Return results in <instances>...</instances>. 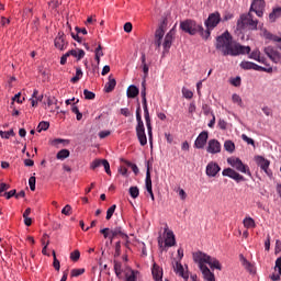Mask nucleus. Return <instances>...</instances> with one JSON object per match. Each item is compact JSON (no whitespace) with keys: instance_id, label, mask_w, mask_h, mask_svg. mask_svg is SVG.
Returning a JSON list of instances; mask_svg holds the SVG:
<instances>
[{"instance_id":"f257e3e1","label":"nucleus","mask_w":281,"mask_h":281,"mask_svg":"<svg viewBox=\"0 0 281 281\" xmlns=\"http://www.w3.org/2000/svg\"><path fill=\"white\" fill-rule=\"evenodd\" d=\"M215 47L222 52L223 56H240L250 54L251 52V47L243 46L240 43L234 41L229 31L217 36Z\"/></svg>"},{"instance_id":"f03ea898","label":"nucleus","mask_w":281,"mask_h":281,"mask_svg":"<svg viewBox=\"0 0 281 281\" xmlns=\"http://www.w3.org/2000/svg\"><path fill=\"white\" fill-rule=\"evenodd\" d=\"M180 29L182 30V32L190 34V36L200 34V36L204 41H207V38H210V36H211L210 31H205L203 29V25L196 23V21H193V20H186V21L181 22Z\"/></svg>"},{"instance_id":"7ed1b4c3","label":"nucleus","mask_w":281,"mask_h":281,"mask_svg":"<svg viewBox=\"0 0 281 281\" xmlns=\"http://www.w3.org/2000/svg\"><path fill=\"white\" fill-rule=\"evenodd\" d=\"M136 135L140 146H146L148 144V138L146 137V127H144V121L142 120V105L138 103L136 109Z\"/></svg>"},{"instance_id":"20e7f679","label":"nucleus","mask_w":281,"mask_h":281,"mask_svg":"<svg viewBox=\"0 0 281 281\" xmlns=\"http://www.w3.org/2000/svg\"><path fill=\"white\" fill-rule=\"evenodd\" d=\"M193 260L194 262H198L199 266L201 265H209L211 269H217L221 271V262L216 258H212L210 255H206L205 252H193Z\"/></svg>"},{"instance_id":"39448f33","label":"nucleus","mask_w":281,"mask_h":281,"mask_svg":"<svg viewBox=\"0 0 281 281\" xmlns=\"http://www.w3.org/2000/svg\"><path fill=\"white\" fill-rule=\"evenodd\" d=\"M237 30H258V20H254L251 13L243 14L237 21Z\"/></svg>"},{"instance_id":"423d86ee","label":"nucleus","mask_w":281,"mask_h":281,"mask_svg":"<svg viewBox=\"0 0 281 281\" xmlns=\"http://www.w3.org/2000/svg\"><path fill=\"white\" fill-rule=\"evenodd\" d=\"M227 164H229L232 168H236L238 172H243L244 175H248V177H251V171L249 170V166L243 164V160H240V158H236V157L227 158Z\"/></svg>"},{"instance_id":"0eeeda50","label":"nucleus","mask_w":281,"mask_h":281,"mask_svg":"<svg viewBox=\"0 0 281 281\" xmlns=\"http://www.w3.org/2000/svg\"><path fill=\"white\" fill-rule=\"evenodd\" d=\"M221 23V13L214 12L209 14V18L205 20L204 25L206 27L205 32H210L212 34V30L216 27Z\"/></svg>"},{"instance_id":"6e6552de","label":"nucleus","mask_w":281,"mask_h":281,"mask_svg":"<svg viewBox=\"0 0 281 281\" xmlns=\"http://www.w3.org/2000/svg\"><path fill=\"white\" fill-rule=\"evenodd\" d=\"M239 67H241V69H245V70L254 69V71H266V74H272L273 72L272 67L265 68L262 66H258L254 61H241Z\"/></svg>"},{"instance_id":"1a4fd4ad","label":"nucleus","mask_w":281,"mask_h":281,"mask_svg":"<svg viewBox=\"0 0 281 281\" xmlns=\"http://www.w3.org/2000/svg\"><path fill=\"white\" fill-rule=\"evenodd\" d=\"M266 56L270 58L271 61L274 63V65H280L281 63V54L273 46H268L263 49Z\"/></svg>"},{"instance_id":"9d476101","label":"nucleus","mask_w":281,"mask_h":281,"mask_svg":"<svg viewBox=\"0 0 281 281\" xmlns=\"http://www.w3.org/2000/svg\"><path fill=\"white\" fill-rule=\"evenodd\" d=\"M256 162L259 168L263 170V172L267 175V177H273V171L269 169V166H271V161L266 159L262 156H257L256 157Z\"/></svg>"},{"instance_id":"9b49d317","label":"nucleus","mask_w":281,"mask_h":281,"mask_svg":"<svg viewBox=\"0 0 281 281\" xmlns=\"http://www.w3.org/2000/svg\"><path fill=\"white\" fill-rule=\"evenodd\" d=\"M143 109H144V117H145L149 142L153 143V123L150 121V112L148 111V104L143 105Z\"/></svg>"},{"instance_id":"f8f14e48","label":"nucleus","mask_w":281,"mask_h":281,"mask_svg":"<svg viewBox=\"0 0 281 281\" xmlns=\"http://www.w3.org/2000/svg\"><path fill=\"white\" fill-rule=\"evenodd\" d=\"M223 177H229V179H234L237 183L240 181H245V177L238 173L236 170L232 168H226L222 171Z\"/></svg>"},{"instance_id":"ddd939ff","label":"nucleus","mask_w":281,"mask_h":281,"mask_svg":"<svg viewBox=\"0 0 281 281\" xmlns=\"http://www.w3.org/2000/svg\"><path fill=\"white\" fill-rule=\"evenodd\" d=\"M100 166H103L106 175H111V165L109 164V160H106V159H94L91 162L90 168H91V170H95L97 168H100Z\"/></svg>"},{"instance_id":"4468645a","label":"nucleus","mask_w":281,"mask_h":281,"mask_svg":"<svg viewBox=\"0 0 281 281\" xmlns=\"http://www.w3.org/2000/svg\"><path fill=\"white\" fill-rule=\"evenodd\" d=\"M250 12H255L257 16L265 14V0H254L250 5Z\"/></svg>"},{"instance_id":"2eb2a0df","label":"nucleus","mask_w":281,"mask_h":281,"mask_svg":"<svg viewBox=\"0 0 281 281\" xmlns=\"http://www.w3.org/2000/svg\"><path fill=\"white\" fill-rule=\"evenodd\" d=\"M145 188L151 201H155V193H153V179L150 178V165L148 164H147V171H146V178H145Z\"/></svg>"},{"instance_id":"dca6fc26","label":"nucleus","mask_w":281,"mask_h":281,"mask_svg":"<svg viewBox=\"0 0 281 281\" xmlns=\"http://www.w3.org/2000/svg\"><path fill=\"white\" fill-rule=\"evenodd\" d=\"M209 133L203 131L199 134L194 142V148L203 149L205 148V144H207Z\"/></svg>"},{"instance_id":"f3484780","label":"nucleus","mask_w":281,"mask_h":281,"mask_svg":"<svg viewBox=\"0 0 281 281\" xmlns=\"http://www.w3.org/2000/svg\"><path fill=\"white\" fill-rule=\"evenodd\" d=\"M55 47L59 49L60 52H65L67 49V46L69 43L65 40V33H58V35L55 37Z\"/></svg>"},{"instance_id":"a211bd4d","label":"nucleus","mask_w":281,"mask_h":281,"mask_svg":"<svg viewBox=\"0 0 281 281\" xmlns=\"http://www.w3.org/2000/svg\"><path fill=\"white\" fill-rule=\"evenodd\" d=\"M165 247H175L177 245V239L175 238V233L168 229V225L165 227Z\"/></svg>"},{"instance_id":"6ab92c4d","label":"nucleus","mask_w":281,"mask_h":281,"mask_svg":"<svg viewBox=\"0 0 281 281\" xmlns=\"http://www.w3.org/2000/svg\"><path fill=\"white\" fill-rule=\"evenodd\" d=\"M221 143L216 139H210L207 143L206 151L210 155H218L221 153Z\"/></svg>"},{"instance_id":"aec40b11","label":"nucleus","mask_w":281,"mask_h":281,"mask_svg":"<svg viewBox=\"0 0 281 281\" xmlns=\"http://www.w3.org/2000/svg\"><path fill=\"white\" fill-rule=\"evenodd\" d=\"M221 172V166L218 164L211 161L206 166V176L216 177Z\"/></svg>"},{"instance_id":"412c9836","label":"nucleus","mask_w":281,"mask_h":281,"mask_svg":"<svg viewBox=\"0 0 281 281\" xmlns=\"http://www.w3.org/2000/svg\"><path fill=\"white\" fill-rule=\"evenodd\" d=\"M165 34H166V31H164V26L160 25L155 32V40H154V45L156 46L157 49L161 48V41L164 40Z\"/></svg>"},{"instance_id":"4be33fe9","label":"nucleus","mask_w":281,"mask_h":281,"mask_svg":"<svg viewBox=\"0 0 281 281\" xmlns=\"http://www.w3.org/2000/svg\"><path fill=\"white\" fill-rule=\"evenodd\" d=\"M175 38V35L172 33V31H169L166 36H165V41L162 43V47H164V54L170 52V47H172V41Z\"/></svg>"},{"instance_id":"5701e85b","label":"nucleus","mask_w":281,"mask_h":281,"mask_svg":"<svg viewBox=\"0 0 281 281\" xmlns=\"http://www.w3.org/2000/svg\"><path fill=\"white\" fill-rule=\"evenodd\" d=\"M200 270L202 271L205 281H216L214 273L205 265H200Z\"/></svg>"},{"instance_id":"b1692460","label":"nucleus","mask_w":281,"mask_h":281,"mask_svg":"<svg viewBox=\"0 0 281 281\" xmlns=\"http://www.w3.org/2000/svg\"><path fill=\"white\" fill-rule=\"evenodd\" d=\"M110 234H112L116 238H122L123 240H128V235H126V233H124V228H122L121 226L111 228Z\"/></svg>"},{"instance_id":"393cba45","label":"nucleus","mask_w":281,"mask_h":281,"mask_svg":"<svg viewBox=\"0 0 281 281\" xmlns=\"http://www.w3.org/2000/svg\"><path fill=\"white\" fill-rule=\"evenodd\" d=\"M173 270L175 273L180 276V278H183V280H188V278H190L188 272H186V270L183 269V265H181V261L176 262V266H173Z\"/></svg>"},{"instance_id":"a878e982","label":"nucleus","mask_w":281,"mask_h":281,"mask_svg":"<svg viewBox=\"0 0 281 281\" xmlns=\"http://www.w3.org/2000/svg\"><path fill=\"white\" fill-rule=\"evenodd\" d=\"M151 274L155 281H161L164 278V270L157 263H154Z\"/></svg>"},{"instance_id":"bb28decb","label":"nucleus","mask_w":281,"mask_h":281,"mask_svg":"<svg viewBox=\"0 0 281 281\" xmlns=\"http://www.w3.org/2000/svg\"><path fill=\"white\" fill-rule=\"evenodd\" d=\"M249 58L256 60L257 63H261L262 65H267V59L265 57H260V50L255 49L250 53Z\"/></svg>"},{"instance_id":"cd10ccee","label":"nucleus","mask_w":281,"mask_h":281,"mask_svg":"<svg viewBox=\"0 0 281 281\" xmlns=\"http://www.w3.org/2000/svg\"><path fill=\"white\" fill-rule=\"evenodd\" d=\"M68 56H74V58H77V60H82L85 58V50L77 48V49H71L68 50Z\"/></svg>"},{"instance_id":"c85d7f7f","label":"nucleus","mask_w":281,"mask_h":281,"mask_svg":"<svg viewBox=\"0 0 281 281\" xmlns=\"http://www.w3.org/2000/svg\"><path fill=\"white\" fill-rule=\"evenodd\" d=\"M140 67L143 69V74H144V80H146V78H148V71H149V68H148V64H146V54H142V57H140Z\"/></svg>"},{"instance_id":"c756f323","label":"nucleus","mask_w":281,"mask_h":281,"mask_svg":"<svg viewBox=\"0 0 281 281\" xmlns=\"http://www.w3.org/2000/svg\"><path fill=\"white\" fill-rule=\"evenodd\" d=\"M239 260L243 265V267L249 271L250 273H254V266H251V262H249V260H247V258H245V256L239 255Z\"/></svg>"},{"instance_id":"7c9ffc66","label":"nucleus","mask_w":281,"mask_h":281,"mask_svg":"<svg viewBox=\"0 0 281 281\" xmlns=\"http://www.w3.org/2000/svg\"><path fill=\"white\" fill-rule=\"evenodd\" d=\"M263 37L267 38V41H273V43H281V37L278 35H273V33L265 30L263 31Z\"/></svg>"},{"instance_id":"2f4dec72","label":"nucleus","mask_w":281,"mask_h":281,"mask_svg":"<svg viewBox=\"0 0 281 281\" xmlns=\"http://www.w3.org/2000/svg\"><path fill=\"white\" fill-rule=\"evenodd\" d=\"M139 277V271L137 270H130L125 273V281H137V278Z\"/></svg>"},{"instance_id":"473e14b6","label":"nucleus","mask_w":281,"mask_h":281,"mask_svg":"<svg viewBox=\"0 0 281 281\" xmlns=\"http://www.w3.org/2000/svg\"><path fill=\"white\" fill-rule=\"evenodd\" d=\"M139 95V88L136 86H130L127 88V98H137Z\"/></svg>"},{"instance_id":"72a5a7b5","label":"nucleus","mask_w":281,"mask_h":281,"mask_svg":"<svg viewBox=\"0 0 281 281\" xmlns=\"http://www.w3.org/2000/svg\"><path fill=\"white\" fill-rule=\"evenodd\" d=\"M116 85H117V81H115V79L109 77V82H106L105 87H104L105 93H111V91H113V89H115Z\"/></svg>"},{"instance_id":"f704fd0d","label":"nucleus","mask_w":281,"mask_h":281,"mask_svg":"<svg viewBox=\"0 0 281 281\" xmlns=\"http://www.w3.org/2000/svg\"><path fill=\"white\" fill-rule=\"evenodd\" d=\"M244 227H246V229H254L256 228V221L252 217H245L244 221Z\"/></svg>"},{"instance_id":"c9c22d12","label":"nucleus","mask_w":281,"mask_h":281,"mask_svg":"<svg viewBox=\"0 0 281 281\" xmlns=\"http://www.w3.org/2000/svg\"><path fill=\"white\" fill-rule=\"evenodd\" d=\"M281 16V8L278 7L276 9L272 10V12L269 14V20L271 21V23L276 22L277 19H280Z\"/></svg>"},{"instance_id":"e433bc0d","label":"nucleus","mask_w":281,"mask_h":281,"mask_svg":"<svg viewBox=\"0 0 281 281\" xmlns=\"http://www.w3.org/2000/svg\"><path fill=\"white\" fill-rule=\"evenodd\" d=\"M69 155H71L69 149H61L57 153L56 157H57V159H60L63 161V160L67 159V157H69Z\"/></svg>"},{"instance_id":"4c0bfd02","label":"nucleus","mask_w":281,"mask_h":281,"mask_svg":"<svg viewBox=\"0 0 281 281\" xmlns=\"http://www.w3.org/2000/svg\"><path fill=\"white\" fill-rule=\"evenodd\" d=\"M224 149L227 153H234V150H236V145L234 144V142L232 140H225L224 143Z\"/></svg>"},{"instance_id":"58836bf2","label":"nucleus","mask_w":281,"mask_h":281,"mask_svg":"<svg viewBox=\"0 0 281 281\" xmlns=\"http://www.w3.org/2000/svg\"><path fill=\"white\" fill-rule=\"evenodd\" d=\"M82 76H83L82 68L77 67L76 76L70 79V82H74V83L78 82L80 80V78H82Z\"/></svg>"},{"instance_id":"ea45409f","label":"nucleus","mask_w":281,"mask_h":281,"mask_svg":"<svg viewBox=\"0 0 281 281\" xmlns=\"http://www.w3.org/2000/svg\"><path fill=\"white\" fill-rule=\"evenodd\" d=\"M16 133H14V130H10L8 132L0 131V137L2 139H10V137H14Z\"/></svg>"},{"instance_id":"a19ab883","label":"nucleus","mask_w":281,"mask_h":281,"mask_svg":"<svg viewBox=\"0 0 281 281\" xmlns=\"http://www.w3.org/2000/svg\"><path fill=\"white\" fill-rule=\"evenodd\" d=\"M115 252H114V258H120L122 256V241H116L114 246Z\"/></svg>"},{"instance_id":"79ce46f5","label":"nucleus","mask_w":281,"mask_h":281,"mask_svg":"<svg viewBox=\"0 0 281 281\" xmlns=\"http://www.w3.org/2000/svg\"><path fill=\"white\" fill-rule=\"evenodd\" d=\"M47 128H49V122H47V121H42V122H40V124L37 125V133H42V131H47Z\"/></svg>"},{"instance_id":"37998d69","label":"nucleus","mask_w":281,"mask_h":281,"mask_svg":"<svg viewBox=\"0 0 281 281\" xmlns=\"http://www.w3.org/2000/svg\"><path fill=\"white\" fill-rule=\"evenodd\" d=\"M182 95L187 100H192V98L194 97V93L192 92V90H190L188 88H182Z\"/></svg>"},{"instance_id":"c03bdc74","label":"nucleus","mask_w":281,"mask_h":281,"mask_svg":"<svg viewBox=\"0 0 281 281\" xmlns=\"http://www.w3.org/2000/svg\"><path fill=\"white\" fill-rule=\"evenodd\" d=\"M117 209V205H112L110 209H108L106 211V221H111V218H113V214H115V210Z\"/></svg>"},{"instance_id":"a18cd8bd","label":"nucleus","mask_w":281,"mask_h":281,"mask_svg":"<svg viewBox=\"0 0 281 281\" xmlns=\"http://www.w3.org/2000/svg\"><path fill=\"white\" fill-rule=\"evenodd\" d=\"M130 196H132V199H137V196H139V188L131 187L130 188Z\"/></svg>"},{"instance_id":"49530a36","label":"nucleus","mask_w":281,"mask_h":281,"mask_svg":"<svg viewBox=\"0 0 281 281\" xmlns=\"http://www.w3.org/2000/svg\"><path fill=\"white\" fill-rule=\"evenodd\" d=\"M53 267L56 271H60V261L58 260V258H56V251H53Z\"/></svg>"},{"instance_id":"de8ad7c7","label":"nucleus","mask_w":281,"mask_h":281,"mask_svg":"<svg viewBox=\"0 0 281 281\" xmlns=\"http://www.w3.org/2000/svg\"><path fill=\"white\" fill-rule=\"evenodd\" d=\"M83 95L86 100H95V93L89 91L88 89L83 90Z\"/></svg>"},{"instance_id":"09e8293b","label":"nucleus","mask_w":281,"mask_h":281,"mask_svg":"<svg viewBox=\"0 0 281 281\" xmlns=\"http://www.w3.org/2000/svg\"><path fill=\"white\" fill-rule=\"evenodd\" d=\"M114 271L116 276H122V262L114 260Z\"/></svg>"},{"instance_id":"8fccbe9b","label":"nucleus","mask_w":281,"mask_h":281,"mask_svg":"<svg viewBox=\"0 0 281 281\" xmlns=\"http://www.w3.org/2000/svg\"><path fill=\"white\" fill-rule=\"evenodd\" d=\"M82 273H85V268L72 269L71 270V278H78L79 276H82Z\"/></svg>"},{"instance_id":"3c124183","label":"nucleus","mask_w":281,"mask_h":281,"mask_svg":"<svg viewBox=\"0 0 281 281\" xmlns=\"http://www.w3.org/2000/svg\"><path fill=\"white\" fill-rule=\"evenodd\" d=\"M29 186L32 192H34L36 190V177L32 176L29 179Z\"/></svg>"},{"instance_id":"603ef678","label":"nucleus","mask_w":281,"mask_h":281,"mask_svg":"<svg viewBox=\"0 0 281 281\" xmlns=\"http://www.w3.org/2000/svg\"><path fill=\"white\" fill-rule=\"evenodd\" d=\"M7 190H10V184L0 182V196H4L3 192H7Z\"/></svg>"},{"instance_id":"864d4df0","label":"nucleus","mask_w":281,"mask_h":281,"mask_svg":"<svg viewBox=\"0 0 281 281\" xmlns=\"http://www.w3.org/2000/svg\"><path fill=\"white\" fill-rule=\"evenodd\" d=\"M70 259L74 262H78V260H80V250H75L70 254Z\"/></svg>"},{"instance_id":"5fc2aeb1","label":"nucleus","mask_w":281,"mask_h":281,"mask_svg":"<svg viewBox=\"0 0 281 281\" xmlns=\"http://www.w3.org/2000/svg\"><path fill=\"white\" fill-rule=\"evenodd\" d=\"M241 139L250 146H256V142L252 138H249L246 134L241 135Z\"/></svg>"},{"instance_id":"6e6d98bb","label":"nucleus","mask_w":281,"mask_h":281,"mask_svg":"<svg viewBox=\"0 0 281 281\" xmlns=\"http://www.w3.org/2000/svg\"><path fill=\"white\" fill-rule=\"evenodd\" d=\"M232 100L235 104H243V99L240 98V95H238L237 93H234L233 97H232Z\"/></svg>"},{"instance_id":"4d7b16f0","label":"nucleus","mask_w":281,"mask_h":281,"mask_svg":"<svg viewBox=\"0 0 281 281\" xmlns=\"http://www.w3.org/2000/svg\"><path fill=\"white\" fill-rule=\"evenodd\" d=\"M61 214H64L65 216H71V205H66L63 210H61Z\"/></svg>"},{"instance_id":"13d9d810","label":"nucleus","mask_w":281,"mask_h":281,"mask_svg":"<svg viewBox=\"0 0 281 281\" xmlns=\"http://www.w3.org/2000/svg\"><path fill=\"white\" fill-rule=\"evenodd\" d=\"M95 56H99L102 58L104 56V52H102V44H99L98 47L94 50Z\"/></svg>"},{"instance_id":"bf43d9fd","label":"nucleus","mask_w":281,"mask_h":281,"mask_svg":"<svg viewBox=\"0 0 281 281\" xmlns=\"http://www.w3.org/2000/svg\"><path fill=\"white\" fill-rule=\"evenodd\" d=\"M127 166L133 170L134 173L139 175V168L137 167V165L133 162H127Z\"/></svg>"},{"instance_id":"052dcab7","label":"nucleus","mask_w":281,"mask_h":281,"mask_svg":"<svg viewBox=\"0 0 281 281\" xmlns=\"http://www.w3.org/2000/svg\"><path fill=\"white\" fill-rule=\"evenodd\" d=\"M274 271H278L281 276V257L276 260Z\"/></svg>"},{"instance_id":"680f3d73","label":"nucleus","mask_w":281,"mask_h":281,"mask_svg":"<svg viewBox=\"0 0 281 281\" xmlns=\"http://www.w3.org/2000/svg\"><path fill=\"white\" fill-rule=\"evenodd\" d=\"M140 97L146 98V79L142 81Z\"/></svg>"},{"instance_id":"e2e57ef3","label":"nucleus","mask_w":281,"mask_h":281,"mask_svg":"<svg viewBox=\"0 0 281 281\" xmlns=\"http://www.w3.org/2000/svg\"><path fill=\"white\" fill-rule=\"evenodd\" d=\"M4 196H5V199H8V200L12 199V196H16V190L13 189V190H11V191H9V192H4Z\"/></svg>"},{"instance_id":"0e129e2a","label":"nucleus","mask_w":281,"mask_h":281,"mask_svg":"<svg viewBox=\"0 0 281 281\" xmlns=\"http://www.w3.org/2000/svg\"><path fill=\"white\" fill-rule=\"evenodd\" d=\"M231 85H233V87H240V77L233 78Z\"/></svg>"},{"instance_id":"69168bd1","label":"nucleus","mask_w":281,"mask_h":281,"mask_svg":"<svg viewBox=\"0 0 281 281\" xmlns=\"http://www.w3.org/2000/svg\"><path fill=\"white\" fill-rule=\"evenodd\" d=\"M58 100L54 97H48L47 98V106H52L53 104H57Z\"/></svg>"},{"instance_id":"338daca9","label":"nucleus","mask_w":281,"mask_h":281,"mask_svg":"<svg viewBox=\"0 0 281 281\" xmlns=\"http://www.w3.org/2000/svg\"><path fill=\"white\" fill-rule=\"evenodd\" d=\"M109 135H111V131H101L99 133L100 139H104L105 137H109Z\"/></svg>"},{"instance_id":"774afa93","label":"nucleus","mask_w":281,"mask_h":281,"mask_svg":"<svg viewBox=\"0 0 281 281\" xmlns=\"http://www.w3.org/2000/svg\"><path fill=\"white\" fill-rule=\"evenodd\" d=\"M100 234H102L104 238H109V235L111 234V228H103L100 231Z\"/></svg>"}]
</instances>
